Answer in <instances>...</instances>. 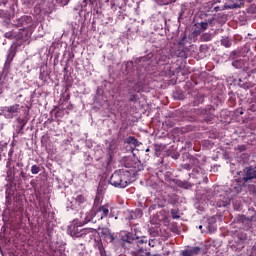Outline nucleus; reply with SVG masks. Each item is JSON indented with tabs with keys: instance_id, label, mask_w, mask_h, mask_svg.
Segmentation results:
<instances>
[{
	"instance_id": "1",
	"label": "nucleus",
	"mask_w": 256,
	"mask_h": 256,
	"mask_svg": "<svg viewBox=\"0 0 256 256\" xmlns=\"http://www.w3.org/2000/svg\"><path fill=\"white\" fill-rule=\"evenodd\" d=\"M131 183V172L127 168L116 170L110 177V185L125 189Z\"/></svg>"
},
{
	"instance_id": "2",
	"label": "nucleus",
	"mask_w": 256,
	"mask_h": 256,
	"mask_svg": "<svg viewBox=\"0 0 256 256\" xmlns=\"http://www.w3.org/2000/svg\"><path fill=\"white\" fill-rule=\"evenodd\" d=\"M21 109H23V107H21L19 104L6 106L1 109L0 115L5 117V119H13L21 113Z\"/></svg>"
},
{
	"instance_id": "3",
	"label": "nucleus",
	"mask_w": 256,
	"mask_h": 256,
	"mask_svg": "<svg viewBox=\"0 0 256 256\" xmlns=\"http://www.w3.org/2000/svg\"><path fill=\"white\" fill-rule=\"evenodd\" d=\"M96 213H101L100 219H107V217L113 218V208L109 204L101 205Z\"/></svg>"
},
{
	"instance_id": "4",
	"label": "nucleus",
	"mask_w": 256,
	"mask_h": 256,
	"mask_svg": "<svg viewBox=\"0 0 256 256\" xmlns=\"http://www.w3.org/2000/svg\"><path fill=\"white\" fill-rule=\"evenodd\" d=\"M97 237V229L95 228H83L82 229V239L86 241H93Z\"/></svg>"
},
{
	"instance_id": "5",
	"label": "nucleus",
	"mask_w": 256,
	"mask_h": 256,
	"mask_svg": "<svg viewBox=\"0 0 256 256\" xmlns=\"http://www.w3.org/2000/svg\"><path fill=\"white\" fill-rule=\"evenodd\" d=\"M100 233L101 236L105 239L106 243H113V241L117 239L115 233L111 232V229L109 228H102Z\"/></svg>"
},
{
	"instance_id": "6",
	"label": "nucleus",
	"mask_w": 256,
	"mask_h": 256,
	"mask_svg": "<svg viewBox=\"0 0 256 256\" xmlns=\"http://www.w3.org/2000/svg\"><path fill=\"white\" fill-rule=\"evenodd\" d=\"M252 179H256V166H250L246 169V174L242 178L241 183L245 185L248 181H251Z\"/></svg>"
},
{
	"instance_id": "7",
	"label": "nucleus",
	"mask_w": 256,
	"mask_h": 256,
	"mask_svg": "<svg viewBox=\"0 0 256 256\" xmlns=\"http://www.w3.org/2000/svg\"><path fill=\"white\" fill-rule=\"evenodd\" d=\"M134 245H136V251H138L139 253H143L145 251V247H147V240L145 237H136L134 240Z\"/></svg>"
},
{
	"instance_id": "8",
	"label": "nucleus",
	"mask_w": 256,
	"mask_h": 256,
	"mask_svg": "<svg viewBox=\"0 0 256 256\" xmlns=\"http://www.w3.org/2000/svg\"><path fill=\"white\" fill-rule=\"evenodd\" d=\"M216 206L217 207H227V205L231 204V199L225 196V194H221L220 196H215Z\"/></svg>"
},
{
	"instance_id": "9",
	"label": "nucleus",
	"mask_w": 256,
	"mask_h": 256,
	"mask_svg": "<svg viewBox=\"0 0 256 256\" xmlns=\"http://www.w3.org/2000/svg\"><path fill=\"white\" fill-rule=\"evenodd\" d=\"M201 253V247L194 246L187 249H184L180 252V256H197Z\"/></svg>"
},
{
	"instance_id": "10",
	"label": "nucleus",
	"mask_w": 256,
	"mask_h": 256,
	"mask_svg": "<svg viewBox=\"0 0 256 256\" xmlns=\"http://www.w3.org/2000/svg\"><path fill=\"white\" fill-rule=\"evenodd\" d=\"M68 233L71 237H82L83 229H79V226L72 224L68 227Z\"/></svg>"
},
{
	"instance_id": "11",
	"label": "nucleus",
	"mask_w": 256,
	"mask_h": 256,
	"mask_svg": "<svg viewBox=\"0 0 256 256\" xmlns=\"http://www.w3.org/2000/svg\"><path fill=\"white\" fill-rule=\"evenodd\" d=\"M236 2L233 4H225L224 9H241L243 7V1L245 0H235ZM247 3L253 2V0H246Z\"/></svg>"
},
{
	"instance_id": "12",
	"label": "nucleus",
	"mask_w": 256,
	"mask_h": 256,
	"mask_svg": "<svg viewBox=\"0 0 256 256\" xmlns=\"http://www.w3.org/2000/svg\"><path fill=\"white\" fill-rule=\"evenodd\" d=\"M75 203L78 207H85L87 205V197L83 194H78L75 197Z\"/></svg>"
},
{
	"instance_id": "13",
	"label": "nucleus",
	"mask_w": 256,
	"mask_h": 256,
	"mask_svg": "<svg viewBox=\"0 0 256 256\" xmlns=\"http://www.w3.org/2000/svg\"><path fill=\"white\" fill-rule=\"evenodd\" d=\"M174 183L181 189H191V187H193V184L186 180H175Z\"/></svg>"
},
{
	"instance_id": "14",
	"label": "nucleus",
	"mask_w": 256,
	"mask_h": 256,
	"mask_svg": "<svg viewBox=\"0 0 256 256\" xmlns=\"http://www.w3.org/2000/svg\"><path fill=\"white\" fill-rule=\"evenodd\" d=\"M135 236L133 233H126L124 236H122L121 240L124 241V243H132L134 245L135 243Z\"/></svg>"
},
{
	"instance_id": "15",
	"label": "nucleus",
	"mask_w": 256,
	"mask_h": 256,
	"mask_svg": "<svg viewBox=\"0 0 256 256\" xmlns=\"http://www.w3.org/2000/svg\"><path fill=\"white\" fill-rule=\"evenodd\" d=\"M69 97H60L58 104L62 109H69Z\"/></svg>"
},
{
	"instance_id": "16",
	"label": "nucleus",
	"mask_w": 256,
	"mask_h": 256,
	"mask_svg": "<svg viewBox=\"0 0 256 256\" xmlns=\"http://www.w3.org/2000/svg\"><path fill=\"white\" fill-rule=\"evenodd\" d=\"M215 108H210L208 111H206V115L204 118V121H206V123H211L212 119L215 118Z\"/></svg>"
},
{
	"instance_id": "17",
	"label": "nucleus",
	"mask_w": 256,
	"mask_h": 256,
	"mask_svg": "<svg viewBox=\"0 0 256 256\" xmlns=\"http://www.w3.org/2000/svg\"><path fill=\"white\" fill-rule=\"evenodd\" d=\"M206 228L209 233H215L217 231V224L215 222H208Z\"/></svg>"
},
{
	"instance_id": "18",
	"label": "nucleus",
	"mask_w": 256,
	"mask_h": 256,
	"mask_svg": "<svg viewBox=\"0 0 256 256\" xmlns=\"http://www.w3.org/2000/svg\"><path fill=\"white\" fill-rule=\"evenodd\" d=\"M95 217V214L93 211H89L85 214L84 223H90V221H93V218Z\"/></svg>"
},
{
	"instance_id": "19",
	"label": "nucleus",
	"mask_w": 256,
	"mask_h": 256,
	"mask_svg": "<svg viewBox=\"0 0 256 256\" xmlns=\"http://www.w3.org/2000/svg\"><path fill=\"white\" fill-rule=\"evenodd\" d=\"M21 23L22 25H31V23H33V18H31V16H22Z\"/></svg>"
},
{
	"instance_id": "20",
	"label": "nucleus",
	"mask_w": 256,
	"mask_h": 256,
	"mask_svg": "<svg viewBox=\"0 0 256 256\" xmlns=\"http://www.w3.org/2000/svg\"><path fill=\"white\" fill-rule=\"evenodd\" d=\"M233 67H235V69H242L243 65H245V63L243 62V60H234L232 62Z\"/></svg>"
},
{
	"instance_id": "21",
	"label": "nucleus",
	"mask_w": 256,
	"mask_h": 256,
	"mask_svg": "<svg viewBox=\"0 0 256 256\" xmlns=\"http://www.w3.org/2000/svg\"><path fill=\"white\" fill-rule=\"evenodd\" d=\"M238 86L242 87V89H249V87H251V83H249L247 81L244 82L242 79H239Z\"/></svg>"
},
{
	"instance_id": "22",
	"label": "nucleus",
	"mask_w": 256,
	"mask_h": 256,
	"mask_svg": "<svg viewBox=\"0 0 256 256\" xmlns=\"http://www.w3.org/2000/svg\"><path fill=\"white\" fill-rule=\"evenodd\" d=\"M221 45H223V47L229 48V47H231L232 43L229 41V38L222 37Z\"/></svg>"
},
{
	"instance_id": "23",
	"label": "nucleus",
	"mask_w": 256,
	"mask_h": 256,
	"mask_svg": "<svg viewBox=\"0 0 256 256\" xmlns=\"http://www.w3.org/2000/svg\"><path fill=\"white\" fill-rule=\"evenodd\" d=\"M170 213L172 215V219H181V216L179 215V209H171Z\"/></svg>"
},
{
	"instance_id": "24",
	"label": "nucleus",
	"mask_w": 256,
	"mask_h": 256,
	"mask_svg": "<svg viewBox=\"0 0 256 256\" xmlns=\"http://www.w3.org/2000/svg\"><path fill=\"white\" fill-rule=\"evenodd\" d=\"M211 39H213V35H211V33H204L201 36V41H204V42L211 41Z\"/></svg>"
},
{
	"instance_id": "25",
	"label": "nucleus",
	"mask_w": 256,
	"mask_h": 256,
	"mask_svg": "<svg viewBox=\"0 0 256 256\" xmlns=\"http://www.w3.org/2000/svg\"><path fill=\"white\" fill-rule=\"evenodd\" d=\"M40 172H41V167H39V165H32V167H31L32 175H37Z\"/></svg>"
},
{
	"instance_id": "26",
	"label": "nucleus",
	"mask_w": 256,
	"mask_h": 256,
	"mask_svg": "<svg viewBox=\"0 0 256 256\" xmlns=\"http://www.w3.org/2000/svg\"><path fill=\"white\" fill-rule=\"evenodd\" d=\"M230 57L231 59H237L239 57H241V51L239 50H234L230 53Z\"/></svg>"
},
{
	"instance_id": "27",
	"label": "nucleus",
	"mask_w": 256,
	"mask_h": 256,
	"mask_svg": "<svg viewBox=\"0 0 256 256\" xmlns=\"http://www.w3.org/2000/svg\"><path fill=\"white\" fill-rule=\"evenodd\" d=\"M158 5H169V3H175L176 0H155Z\"/></svg>"
},
{
	"instance_id": "28",
	"label": "nucleus",
	"mask_w": 256,
	"mask_h": 256,
	"mask_svg": "<svg viewBox=\"0 0 256 256\" xmlns=\"http://www.w3.org/2000/svg\"><path fill=\"white\" fill-rule=\"evenodd\" d=\"M126 143L135 145L137 143V139L135 138V136H129L126 139Z\"/></svg>"
},
{
	"instance_id": "29",
	"label": "nucleus",
	"mask_w": 256,
	"mask_h": 256,
	"mask_svg": "<svg viewBox=\"0 0 256 256\" xmlns=\"http://www.w3.org/2000/svg\"><path fill=\"white\" fill-rule=\"evenodd\" d=\"M4 37H6V39H13V37H15V32H13V31L6 32L4 34Z\"/></svg>"
},
{
	"instance_id": "30",
	"label": "nucleus",
	"mask_w": 256,
	"mask_h": 256,
	"mask_svg": "<svg viewBox=\"0 0 256 256\" xmlns=\"http://www.w3.org/2000/svg\"><path fill=\"white\" fill-rule=\"evenodd\" d=\"M25 125H27V121L21 120V125L19 127L18 133H23V129H25Z\"/></svg>"
},
{
	"instance_id": "31",
	"label": "nucleus",
	"mask_w": 256,
	"mask_h": 256,
	"mask_svg": "<svg viewBox=\"0 0 256 256\" xmlns=\"http://www.w3.org/2000/svg\"><path fill=\"white\" fill-rule=\"evenodd\" d=\"M201 31H205L209 27V23L207 22H202L200 23Z\"/></svg>"
},
{
	"instance_id": "32",
	"label": "nucleus",
	"mask_w": 256,
	"mask_h": 256,
	"mask_svg": "<svg viewBox=\"0 0 256 256\" xmlns=\"http://www.w3.org/2000/svg\"><path fill=\"white\" fill-rule=\"evenodd\" d=\"M237 149L240 153H243V151H246L247 147L245 145H238Z\"/></svg>"
},
{
	"instance_id": "33",
	"label": "nucleus",
	"mask_w": 256,
	"mask_h": 256,
	"mask_svg": "<svg viewBox=\"0 0 256 256\" xmlns=\"http://www.w3.org/2000/svg\"><path fill=\"white\" fill-rule=\"evenodd\" d=\"M246 221H250V222L256 221V212L254 213V215L247 217Z\"/></svg>"
},
{
	"instance_id": "34",
	"label": "nucleus",
	"mask_w": 256,
	"mask_h": 256,
	"mask_svg": "<svg viewBox=\"0 0 256 256\" xmlns=\"http://www.w3.org/2000/svg\"><path fill=\"white\" fill-rule=\"evenodd\" d=\"M249 13H256V6L251 5V7L248 9Z\"/></svg>"
},
{
	"instance_id": "35",
	"label": "nucleus",
	"mask_w": 256,
	"mask_h": 256,
	"mask_svg": "<svg viewBox=\"0 0 256 256\" xmlns=\"http://www.w3.org/2000/svg\"><path fill=\"white\" fill-rule=\"evenodd\" d=\"M5 147H7V143L3 144V143H1V141H0V152L3 153V151H5Z\"/></svg>"
},
{
	"instance_id": "36",
	"label": "nucleus",
	"mask_w": 256,
	"mask_h": 256,
	"mask_svg": "<svg viewBox=\"0 0 256 256\" xmlns=\"http://www.w3.org/2000/svg\"><path fill=\"white\" fill-rule=\"evenodd\" d=\"M183 169H186V171H191V164H184Z\"/></svg>"
},
{
	"instance_id": "37",
	"label": "nucleus",
	"mask_w": 256,
	"mask_h": 256,
	"mask_svg": "<svg viewBox=\"0 0 256 256\" xmlns=\"http://www.w3.org/2000/svg\"><path fill=\"white\" fill-rule=\"evenodd\" d=\"M83 3H84V7H87V3H93V1L92 0H84Z\"/></svg>"
},
{
	"instance_id": "38",
	"label": "nucleus",
	"mask_w": 256,
	"mask_h": 256,
	"mask_svg": "<svg viewBox=\"0 0 256 256\" xmlns=\"http://www.w3.org/2000/svg\"><path fill=\"white\" fill-rule=\"evenodd\" d=\"M8 157H13V149H11L8 153Z\"/></svg>"
},
{
	"instance_id": "39",
	"label": "nucleus",
	"mask_w": 256,
	"mask_h": 256,
	"mask_svg": "<svg viewBox=\"0 0 256 256\" xmlns=\"http://www.w3.org/2000/svg\"><path fill=\"white\" fill-rule=\"evenodd\" d=\"M182 75H189V70L182 72Z\"/></svg>"
},
{
	"instance_id": "40",
	"label": "nucleus",
	"mask_w": 256,
	"mask_h": 256,
	"mask_svg": "<svg viewBox=\"0 0 256 256\" xmlns=\"http://www.w3.org/2000/svg\"><path fill=\"white\" fill-rule=\"evenodd\" d=\"M60 113H61L60 111H57L56 114H55L56 117H61V114H60Z\"/></svg>"
},
{
	"instance_id": "41",
	"label": "nucleus",
	"mask_w": 256,
	"mask_h": 256,
	"mask_svg": "<svg viewBox=\"0 0 256 256\" xmlns=\"http://www.w3.org/2000/svg\"><path fill=\"white\" fill-rule=\"evenodd\" d=\"M3 94V86L0 85V95Z\"/></svg>"
},
{
	"instance_id": "42",
	"label": "nucleus",
	"mask_w": 256,
	"mask_h": 256,
	"mask_svg": "<svg viewBox=\"0 0 256 256\" xmlns=\"http://www.w3.org/2000/svg\"><path fill=\"white\" fill-rule=\"evenodd\" d=\"M6 200L11 201V197L9 195H7Z\"/></svg>"
},
{
	"instance_id": "43",
	"label": "nucleus",
	"mask_w": 256,
	"mask_h": 256,
	"mask_svg": "<svg viewBox=\"0 0 256 256\" xmlns=\"http://www.w3.org/2000/svg\"><path fill=\"white\" fill-rule=\"evenodd\" d=\"M21 177H25V172L20 173Z\"/></svg>"
},
{
	"instance_id": "44",
	"label": "nucleus",
	"mask_w": 256,
	"mask_h": 256,
	"mask_svg": "<svg viewBox=\"0 0 256 256\" xmlns=\"http://www.w3.org/2000/svg\"><path fill=\"white\" fill-rule=\"evenodd\" d=\"M130 101H137V98H131Z\"/></svg>"
},
{
	"instance_id": "45",
	"label": "nucleus",
	"mask_w": 256,
	"mask_h": 256,
	"mask_svg": "<svg viewBox=\"0 0 256 256\" xmlns=\"http://www.w3.org/2000/svg\"><path fill=\"white\" fill-rule=\"evenodd\" d=\"M102 247H103V244H100L99 247H98L100 251H101Z\"/></svg>"
},
{
	"instance_id": "46",
	"label": "nucleus",
	"mask_w": 256,
	"mask_h": 256,
	"mask_svg": "<svg viewBox=\"0 0 256 256\" xmlns=\"http://www.w3.org/2000/svg\"><path fill=\"white\" fill-rule=\"evenodd\" d=\"M3 4H4V5H7V0H3Z\"/></svg>"
},
{
	"instance_id": "47",
	"label": "nucleus",
	"mask_w": 256,
	"mask_h": 256,
	"mask_svg": "<svg viewBox=\"0 0 256 256\" xmlns=\"http://www.w3.org/2000/svg\"><path fill=\"white\" fill-rule=\"evenodd\" d=\"M175 99H177L178 101H181V99H183V98H181V97H178V98H175Z\"/></svg>"
},
{
	"instance_id": "48",
	"label": "nucleus",
	"mask_w": 256,
	"mask_h": 256,
	"mask_svg": "<svg viewBox=\"0 0 256 256\" xmlns=\"http://www.w3.org/2000/svg\"><path fill=\"white\" fill-rule=\"evenodd\" d=\"M1 153H3V152H0V161H1V159H2V155H1Z\"/></svg>"
},
{
	"instance_id": "49",
	"label": "nucleus",
	"mask_w": 256,
	"mask_h": 256,
	"mask_svg": "<svg viewBox=\"0 0 256 256\" xmlns=\"http://www.w3.org/2000/svg\"><path fill=\"white\" fill-rule=\"evenodd\" d=\"M9 165H11V163H10V162H7V167H9Z\"/></svg>"
},
{
	"instance_id": "50",
	"label": "nucleus",
	"mask_w": 256,
	"mask_h": 256,
	"mask_svg": "<svg viewBox=\"0 0 256 256\" xmlns=\"http://www.w3.org/2000/svg\"><path fill=\"white\" fill-rule=\"evenodd\" d=\"M161 214L165 213V210L160 211Z\"/></svg>"
},
{
	"instance_id": "51",
	"label": "nucleus",
	"mask_w": 256,
	"mask_h": 256,
	"mask_svg": "<svg viewBox=\"0 0 256 256\" xmlns=\"http://www.w3.org/2000/svg\"><path fill=\"white\" fill-rule=\"evenodd\" d=\"M199 229H203V226L200 225V226H199Z\"/></svg>"
},
{
	"instance_id": "52",
	"label": "nucleus",
	"mask_w": 256,
	"mask_h": 256,
	"mask_svg": "<svg viewBox=\"0 0 256 256\" xmlns=\"http://www.w3.org/2000/svg\"><path fill=\"white\" fill-rule=\"evenodd\" d=\"M217 3H221V0H217Z\"/></svg>"
},
{
	"instance_id": "53",
	"label": "nucleus",
	"mask_w": 256,
	"mask_h": 256,
	"mask_svg": "<svg viewBox=\"0 0 256 256\" xmlns=\"http://www.w3.org/2000/svg\"><path fill=\"white\" fill-rule=\"evenodd\" d=\"M146 152H149V149H146Z\"/></svg>"
}]
</instances>
